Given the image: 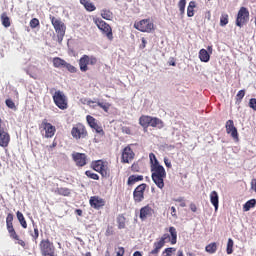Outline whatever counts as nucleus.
Listing matches in <instances>:
<instances>
[{"label":"nucleus","instance_id":"nucleus-33","mask_svg":"<svg viewBox=\"0 0 256 256\" xmlns=\"http://www.w3.org/2000/svg\"><path fill=\"white\" fill-rule=\"evenodd\" d=\"M143 181V175H131L128 178V185H135V183Z\"/></svg>","mask_w":256,"mask_h":256},{"label":"nucleus","instance_id":"nucleus-22","mask_svg":"<svg viewBox=\"0 0 256 256\" xmlns=\"http://www.w3.org/2000/svg\"><path fill=\"white\" fill-rule=\"evenodd\" d=\"M148 127H157L158 129H163L164 127L163 120L157 117L150 116Z\"/></svg>","mask_w":256,"mask_h":256},{"label":"nucleus","instance_id":"nucleus-59","mask_svg":"<svg viewBox=\"0 0 256 256\" xmlns=\"http://www.w3.org/2000/svg\"><path fill=\"white\" fill-rule=\"evenodd\" d=\"M124 133H126L127 135H131V129L129 127H125L123 129Z\"/></svg>","mask_w":256,"mask_h":256},{"label":"nucleus","instance_id":"nucleus-30","mask_svg":"<svg viewBox=\"0 0 256 256\" xmlns=\"http://www.w3.org/2000/svg\"><path fill=\"white\" fill-rule=\"evenodd\" d=\"M3 27H11V19L7 16L6 12H3L0 16Z\"/></svg>","mask_w":256,"mask_h":256},{"label":"nucleus","instance_id":"nucleus-11","mask_svg":"<svg viewBox=\"0 0 256 256\" xmlns=\"http://www.w3.org/2000/svg\"><path fill=\"white\" fill-rule=\"evenodd\" d=\"M39 129L41 130V133L44 131V137L46 139H51L55 137V133H57V128L53 126V124L49 123L47 119H43L42 123L39 126Z\"/></svg>","mask_w":256,"mask_h":256},{"label":"nucleus","instance_id":"nucleus-43","mask_svg":"<svg viewBox=\"0 0 256 256\" xmlns=\"http://www.w3.org/2000/svg\"><path fill=\"white\" fill-rule=\"evenodd\" d=\"M6 106L8 109H12L13 111H17V106H15V102H13L11 99L5 100Z\"/></svg>","mask_w":256,"mask_h":256},{"label":"nucleus","instance_id":"nucleus-41","mask_svg":"<svg viewBox=\"0 0 256 256\" xmlns=\"http://www.w3.org/2000/svg\"><path fill=\"white\" fill-rule=\"evenodd\" d=\"M86 177H89V179H93L94 181H99V176L97 175V173H94L91 170H87L85 172Z\"/></svg>","mask_w":256,"mask_h":256},{"label":"nucleus","instance_id":"nucleus-53","mask_svg":"<svg viewBox=\"0 0 256 256\" xmlns=\"http://www.w3.org/2000/svg\"><path fill=\"white\" fill-rule=\"evenodd\" d=\"M164 163L168 169H171V167H173V165L171 164V161L167 157L164 158Z\"/></svg>","mask_w":256,"mask_h":256},{"label":"nucleus","instance_id":"nucleus-49","mask_svg":"<svg viewBox=\"0 0 256 256\" xmlns=\"http://www.w3.org/2000/svg\"><path fill=\"white\" fill-rule=\"evenodd\" d=\"M131 171H133V173H139V171H140L139 164L133 163L131 166Z\"/></svg>","mask_w":256,"mask_h":256},{"label":"nucleus","instance_id":"nucleus-60","mask_svg":"<svg viewBox=\"0 0 256 256\" xmlns=\"http://www.w3.org/2000/svg\"><path fill=\"white\" fill-rule=\"evenodd\" d=\"M75 213L78 214L79 217H81L83 215V210L81 209H76Z\"/></svg>","mask_w":256,"mask_h":256},{"label":"nucleus","instance_id":"nucleus-44","mask_svg":"<svg viewBox=\"0 0 256 256\" xmlns=\"http://www.w3.org/2000/svg\"><path fill=\"white\" fill-rule=\"evenodd\" d=\"M243 97H245V90L238 91L236 95V103H241V101H243Z\"/></svg>","mask_w":256,"mask_h":256},{"label":"nucleus","instance_id":"nucleus-10","mask_svg":"<svg viewBox=\"0 0 256 256\" xmlns=\"http://www.w3.org/2000/svg\"><path fill=\"white\" fill-rule=\"evenodd\" d=\"M53 101L56 107H58V109H61L62 111H65V109L69 107L67 96H65V93L61 92V90H58L54 93Z\"/></svg>","mask_w":256,"mask_h":256},{"label":"nucleus","instance_id":"nucleus-25","mask_svg":"<svg viewBox=\"0 0 256 256\" xmlns=\"http://www.w3.org/2000/svg\"><path fill=\"white\" fill-rule=\"evenodd\" d=\"M81 5L86 9V11H89L90 13L95 11L97 7H95V4L91 2V0H80Z\"/></svg>","mask_w":256,"mask_h":256},{"label":"nucleus","instance_id":"nucleus-23","mask_svg":"<svg viewBox=\"0 0 256 256\" xmlns=\"http://www.w3.org/2000/svg\"><path fill=\"white\" fill-rule=\"evenodd\" d=\"M210 202L213 205L215 211L219 210V194L217 191H212L210 193Z\"/></svg>","mask_w":256,"mask_h":256},{"label":"nucleus","instance_id":"nucleus-26","mask_svg":"<svg viewBox=\"0 0 256 256\" xmlns=\"http://www.w3.org/2000/svg\"><path fill=\"white\" fill-rule=\"evenodd\" d=\"M199 59L202 63H209L211 55H209V52L206 49H201L199 51Z\"/></svg>","mask_w":256,"mask_h":256},{"label":"nucleus","instance_id":"nucleus-62","mask_svg":"<svg viewBox=\"0 0 256 256\" xmlns=\"http://www.w3.org/2000/svg\"><path fill=\"white\" fill-rule=\"evenodd\" d=\"M177 256H185V255L183 254V250H178Z\"/></svg>","mask_w":256,"mask_h":256},{"label":"nucleus","instance_id":"nucleus-12","mask_svg":"<svg viewBox=\"0 0 256 256\" xmlns=\"http://www.w3.org/2000/svg\"><path fill=\"white\" fill-rule=\"evenodd\" d=\"M249 23V9L241 7L237 13L235 25L236 27H243Z\"/></svg>","mask_w":256,"mask_h":256},{"label":"nucleus","instance_id":"nucleus-39","mask_svg":"<svg viewBox=\"0 0 256 256\" xmlns=\"http://www.w3.org/2000/svg\"><path fill=\"white\" fill-rule=\"evenodd\" d=\"M233 245H235V243L233 242V239L229 238L227 242V248H226L227 255H231L233 253Z\"/></svg>","mask_w":256,"mask_h":256},{"label":"nucleus","instance_id":"nucleus-57","mask_svg":"<svg viewBox=\"0 0 256 256\" xmlns=\"http://www.w3.org/2000/svg\"><path fill=\"white\" fill-rule=\"evenodd\" d=\"M195 7H197V2L195 1H190L189 2V5H188V8H192V9H195Z\"/></svg>","mask_w":256,"mask_h":256},{"label":"nucleus","instance_id":"nucleus-48","mask_svg":"<svg viewBox=\"0 0 256 256\" xmlns=\"http://www.w3.org/2000/svg\"><path fill=\"white\" fill-rule=\"evenodd\" d=\"M249 108L256 111V98H251L249 101Z\"/></svg>","mask_w":256,"mask_h":256},{"label":"nucleus","instance_id":"nucleus-9","mask_svg":"<svg viewBox=\"0 0 256 256\" xmlns=\"http://www.w3.org/2000/svg\"><path fill=\"white\" fill-rule=\"evenodd\" d=\"M93 22L98 27V29L100 31H102V33H105V35H106L107 39H109V41H113V29L111 28V26L109 24H107V22H105L101 18H94Z\"/></svg>","mask_w":256,"mask_h":256},{"label":"nucleus","instance_id":"nucleus-50","mask_svg":"<svg viewBox=\"0 0 256 256\" xmlns=\"http://www.w3.org/2000/svg\"><path fill=\"white\" fill-rule=\"evenodd\" d=\"M195 15V8L187 7V17H193Z\"/></svg>","mask_w":256,"mask_h":256},{"label":"nucleus","instance_id":"nucleus-3","mask_svg":"<svg viewBox=\"0 0 256 256\" xmlns=\"http://www.w3.org/2000/svg\"><path fill=\"white\" fill-rule=\"evenodd\" d=\"M51 24L54 28V31L57 35V41L58 43H63V38L65 37V33L67 31V26L65 23L61 20V18H57L53 15H50L49 17Z\"/></svg>","mask_w":256,"mask_h":256},{"label":"nucleus","instance_id":"nucleus-42","mask_svg":"<svg viewBox=\"0 0 256 256\" xmlns=\"http://www.w3.org/2000/svg\"><path fill=\"white\" fill-rule=\"evenodd\" d=\"M86 121H87L89 127H93L94 125L97 124V120L91 115L86 116Z\"/></svg>","mask_w":256,"mask_h":256},{"label":"nucleus","instance_id":"nucleus-56","mask_svg":"<svg viewBox=\"0 0 256 256\" xmlns=\"http://www.w3.org/2000/svg\"><path fill=\"white\" fill-rule=\"evenodd\" d=\"M190 209L193 213H197V205L195 203L190 204Z\"/></svg>","mask_w":256,"mask_h":256},{"label":"nucleus","instance_id":"nucleus-38","mask_svg":"<svg viewBox=\"0 0 256 256\" xmlns=\"http://www.w3.org/2000/svg\"><path fill=\"white\" fill-rule=\"evenodd\" d=\"M229 23V14L224 13L220 17V26L225 27Z\"/></svg>","mask_w":256,"mask_h":256},{"label":"nucleus","instance_id":"nucleus-40","mask_svg":"<svg viewBox=\"0 0 256 256\" xmlns=\"http://www.w3.org/2000/svg\"><path fill=\"white\" fill-rule=\"evenodd\" d=\"M187 5V0H180L178 2V7L180 11V15H185V7Z\"/></svg>","mask_w":256,"mask_h":256},{"label":"nucleus","instance_id":"nucleus-54","mask_svg":"<svg viewBox=\"0 0 256 256\" xmlns=\"http://www.w3.org/2000/svg\"><path fill=\"white\" fill-rule=\"evenodd\" d=\"M170 211H171L172 217H174L175 219H177V209H175V207L172 206V207L170 208Z\"/></svg>","mask_w":256,"mask_h":256},{"label":"nucleus","instance_id":"nucleus-36","mask_svg":"<svg viewBox=\"0 0 256 256\" xmlns=\"http://www.w3.org/2000/svg\"><path fill=\"white\" fill-rule=\"evenodd\" d=\"M56 192L63 197H69V195H71V190L69 188H57Z\"/></svg>","mask_w":256,"mask_h":256},{"label":"nucleus","instance_id":"nucleus-17","mask_svg":"<svg viewBox=\"0 0 256 256\" xmlns=\"http://www.w3.org/2000/svg\"><path fill=\"white\" fill-rule=\"evenodd\" d=\"M226 133L234 139L236 143L239 141V132L237 131V128L235 127V123L233 120H228L226 122Z\"/></svg>","mask_w":256,"mask_h":256},{"label":"nucleus","instance_id":"nucleus-52","mask_svg":"<svg viewBox=\"0 0 256 256\" xmlns=\"http://www.w3.org/2000/svg\"><path fill=\"white\" fill-rule=\"evenodd\" d=\"M55 147H57V141H53L52 145L50 146H46V149H48L49 152L53 151V149H55Z\"/></svg>","mask_w":256,"mask_h":256},{"label":"nucleus","instance_id":"nucleus-45","mask_svg":"<svg viewBox=\"0 0 256 256\" xmlns=\"http://www.w3.org/2000/svg\"><path fill=\"white\" fill-rule=\"evenodd\" d=\"M64 69H67V71H69V73H75L77 71V68L69 63H65L64 64Z\"/></svg>","mask_w":256,"mask_h":256},{"label":"nucleus","instance_id":"nucleus-24","mask_svg":"<svg viewBox=\"0 0 256 256\" xmlns=\"http://www.w3.org/2000/svg\"><path fill=\"white\" fill-rule=\"evenodd\" d=\"M66 62L67 61L60 57H54L52 59L53 67H55V69H64Z\"/></svg>","mask_w":256,"mask_h":256},{"label":"nucleus","instance_id":"nucleus-2","mask_svg":"<svg viewBox=\"0 0 256 256\" xmlns=\"http://www.w3.org/2000/svg\"><path fill=\"white\" fill-rule=\"evenodd\" d=\"M151 173H152V181L155 183L156 187L158 189H163L165 187V177H167V172L165 171V168L159 164L158 166H152L151 167Z\"/></svg>","mask_w":256,"mask_h":256},{"label":"nucleus","instance_id":"nucleus-29","mask_svg":"<svg viewBox=\"0 0 256 256\" xmlns=\"http://www.w3.org/2000/svg\"><path fill=\"white\" fill-rule=\"evenodd\" d=\"M116 222L118 225V229H125L126 223H127V218H125V215L119 214L116 218Z\"/></svg>","mask_w":256,"mask_h":256},{"label":"nucleus","instance_id":"nucleus-55","mask_svg":"<svg viewBox=\"0 0 256 256\" xmlns=\"http://www.w3.org/2000/svg\"><path fill=\"white\" fill-rule=\"evenodd\" d=\"M141 41L142 44L140 45V49H145L147 47V40L145 39V37H143Z\"/></svg>","mask_w":256,"mask_h":256},{"label":"nucleus","instance_id":"nucleus-16","mask_svg":"<svg viewBox=\"0 0 256 256\" xmlns=\"http://www.w3.org/2000/svg\"><path fill=\"white\" fill-rule=\"evenodd\" d=\"M147 189V184L142 183L138 185L133 191V199L135 203H141L145 199V190Z\"/></svg>","mask_w":256,"mask_h":256},{"label":"nucleus","instance_id":"nucleus-27","mask_svg":"<svg viewBox=\"0 0 256 256\" xmlns=\"http://www.w3.org/2000/svg\"><path fill=\"white\" fill-rule=\"evenodd\" d=\"M151 119V116L149 115H142L139 118V125H141V127H143V129H149V121Z\"/></svg>","mask_w":256,"mask_h":256},{"label":"nucleus","instance_id":"nucleus-46","mask_svg":"<svg viewBox=\"0 0 256 256\" xmlns=\"http://www.w3.org/2000/svg\"><path fill=\"white\" fill-rule=\"evenodd\" d=\"M30 27H31V29H36V27H39V19L33 18L30 21Z\"/></svg>","mask_w":256,"mask_h":256},{"label":"nucleus","instance_id":"nucleus-5","mask_svg":"<svg viewBox=\"0 0 256 256\" xmlns=\"http://www.w3.org/2000/svg\"><path fill=\"white\" fill-rule=\"evenodd\" d=\"M97 61V57L93 55L84 54L78 61L80 71L82 73H87V71H89V65L93 67L97 64Z\"/></svg>","mask_w":256,"mask_h":256},{"label":"nucleus","instance_id":"nucleus-64","mask_svg":"<svg viewBox=\"0 0 256 256\" xmlns=\"http://www.w3.org/2000/svg\"><path fill=\"white\" fill-rule=\"evenodd\" d=\"M84 256H91V252H87Z\"/></svg>","mask_w":256,"mask_h":256},{"label":"nucleus","instance_id":"nucleus-47","mask_svg":"<svg viewBox=\"0 0 256 256\" xmlns=\"http://www.w3.org/2000/svg\"><path fill=\"white\" fill-rule=\"evenodd\" d=\"M91 129H95L96 133H100L103 135L105 132L103 131V127L99 126V124H95Z\"/></svg>","mask_w":256,"mask_h":256},{"label":"nucleus","instance_id":"nucleus-20","mask_svg":"<svg viewBox=\"0 0 256 256\" xmlns=\"http://www.w3.org/2000/svg\"><path fill=\"white\" fill-rule=\"evenodd\" d=\"M90 207L92 209H102V207H105V199L99 197V196H91L89 199Z\"/></svg>","mask_w":256,"mask_h":256},{"label":"nucleus","instance_id":"nucleus-31","mask_svg":"<svg viewBox=\"0 0 256 256\" xmlns=\"http://www.w3.org/2000/svg\"><path fill=\"white\" fill-rule=\"evenodd\" d=\"M217 247V242H212L205 247V251L206 253L213 255L214 253H217Z\"/></svg>","mask_w":256,"mask_h":256},{"label":"nucleus","instance_id":"nucleus-35","mask_svg":"<svg viewBox=\"0 0 256 256\" xmlns=\"http://www.w3.org/2000/svg\"><path fill=\"white\" fill-rule=\"evenodd\" d=\"M34 231H29L30 236L32 237V241H35L37 243V239H39V228L37 225L33 224Z\"/></svg>","mask_w":256,"mask_h":256},{"label":"nucleus","instance_id":"nucleus-21","mask_svg":"<svg viewBox=\"0 0 256 256\" xmlns=\"http://www.w3.org/2000/svg\"><path fill=\"white\" fill-rule=\"evenodd\" d=\"M153 208L151 206L146 205L140 209V219L141 221H145L147 217H151L153 215Z\"/></svg>","mask_w":256,"mask_h":256},{"label":"nucleus","instance_id":"nucleus-18","mask_svg":"<svg viewBox=\"0 0 256 256\" xmlns=\"http://www.w3.org/2000/svg\"><path fill=\"white\" fill-rule=\"evenodd\" d=\"M72 160L74 161L76 167H85V165H87V154L73 152Z\"/></svg>","mask_w":256,"mask_h":256},{"label":"nucleus","instance_id":"nucleus-58","mask_svg":"<svg viewBox=\"0 0 256 256\" xmlns=\"http://www.w3.org/2000/svg\"><path fill=\"white\" fill-rule=\"evenodd\" d=\"M251 189L253 191H255V193H256V179H252V181H251Z\"/></svg>","mask_w":256,"mask_h":256},{"label":"nucleus","instance_id":"nucleus-13","mask_svg":"<svg viewBox=\"0 0 256 256\" xmlns=\"http://www.w3.org/2000/svg\"><path fill=\"white\" fill-rule=\"evenodd\" d=\"M155 25L151 22L150 19H143L139 22L134 23V29L137 31H141V33H151L153 31Z\"/></svg>","mask_w":256,"mask_h":256},{"label":"nucleus","instance_id":"nucleus-7","mask_svg":"<svg viewBox=\"0 0 256 256\" xmlns=\"http://www.w3.org/2000/svg\"><path fill=\"white\" fill-rule=\"evenodd\" d=\"M92 168L97 173H100L102 177H109L111 175V170H109V163L103 160H96L92 162Z\"/></svg>","mask_w":256,"mask_h":256},{"label":"nucleus","instance_id":"nucleus-51","mask_svg":"<svg viewBox=\"0 0 256 256\" xmlns=\"http://www.w3.org/2000/svg\"><path fill=\"white\" fill-rule=\"evenodd\" d=\"M125 255V248L120 246L118 247L117 256H124Z\"/></svg>","mask_w":256,"mask_h":256},{"label":"nucleus","instance_id":"nucleus-37","mask_svg":"<svg viewBox=\"0 0 256 256\" xmlns=\"http://www.w3.org/2000/svg\"><path fill=\"white\" fill-rule=\"evenodd\" d=\"M149 159H150L151 167H157L158 165H160L159 160H157V156H155V154L150 153Z\"/></svg>","mask_w":256,"mask_h":256},{"label":"nucleus","instance_id":"nucleus-1","mask_svg":"<svg viewBox=\"0 0 256 256\" xmlns=\"http://www.w3.org/2000/svg\"><path fill=\"white\" fill-rule=\"evenodd\" d=\"M169 234H163L159 241L154 242L153 247L154 249L151 250L148 256H159L161 249L165 247V243H171V245H177V229L173 226L169 227Z\"/></svg>","mask_w":256,"mask_h":256},{"label":"nucleus","instance_id":"nucleus-4","mask_svg":"<svg viewBox=\"0 0 256 256\" xmlns=\"http://www.w3.org/2000/svg\"><path fill=\"white\" fill-rule=\"evenodd\" d=\"M13 219L14 216L13 214L9 213L6 217V227H7V231L9 233V236L14 240L17 241V244L20 245V247H23V249H25V247H27V243H25L24 240L19 238V234H17V231H15V228L13 227Z\"/></svg>","mask_w":256,"mask_h":256},{"label":"nucleus","instance_id":"nucleus-34","mask_svg":"<svg viewBox=\"0 0 256 256\" xmlns=\"http://www.w3.org/2000/svg\"><path fill=\"white\" fill-rule=\"evenodd\" d=\"M255 205H256V200L255 199L248 200L243 205V211H251V209H253V207H255Z\"/></svg>","mask_w":256,"mask_h":256},{"label":"nucleus","instance_id":"nucleus-6","mask_svg":"<svg viewBox=\"0 0 256 256\" xmlns=\"http://www.w3.org/2000/svg\"><path fill=\"white\" fill-rule=\"evenodd\" d=\"M71 135L73 139L79 141V139H87L89 132H87V127L83 123H77L72 127Z\"/></svg>","mask_w":256,"mask_h":256},{"label":"nucleus","instance_id":"nucleus-8","mask_svg":"<svg viewBox=\"0 0 256 256\" xmlns=\"http://www.w3.org/2000/svg\"><path fill=\"white\" fill-rule=\"evenodd\" d=\"M39 249L42 256H51V255H57L55 254V245L49 238L42 239L39 243Z\"/></svg>","mask_w":256,"mask_h":256},{"label":"nucleus","instance_id":"nucleus-28","mask_svg":"<svg viewBox=\"0 0 256 256\" xmlns=\"http://www.w3.org/2000/svg\"><path fill=\"white\" fill-rule=\"evenodd\" d=\"M100 15L106 21H113L114 14L109 9H102Z\"/></svg>","mask_w":256,"mask_h":256},{"label":"nucleus","instance_id":"nucleus-19","mask_svg":"<svg viewBox=\"0 0 256 256\" xmlns=\"http://www.w3.org/2000/svg\"><path fill=\"white\" fill-rule=\"evenodd\" d=\"M133 159H135V152H133L131 146H126L122 150L121 163H129L130 161H133Z\"/></svg>","mask_w":256,"mask_h":256},{"label":"nucleus","instance_id":"nucleus-14","mask_svg":"<svg viewBox=\"0 0 256 256\" xmlns=\"http://www.w3.org/2000/svg\"><path fill=\"white\" fill-rule=\"evenodd\" d=\"M83 105H88V107H91L92 109H96V107H100V109H103V111H105V113H109V109H111V104L106 102V103H103V102H96L97 104L95 105V101L91 100V99H87V98H84L81 100Z\"/></svg>","mask_w":256,"mask_h":256},{"label":"nucleus","instance_id":"nucleus-61","mask_svg":"<svg viewBox=\"0 0 256 256\" xmlns=\"http://www.w3.org/2000/svg\"><path fill=\"white\" fill-rule=\"evenodd\" d=\"M133 256H143V253L136 251L134 252Z\"/></svg>","mask_w":256,"mask_h":256},{"label":"nucleus","instance_id":"nucleus-32","mask_svg":"<svg viewBox=\"0 0 256 256\" xmlns=\"http://www.w3.org/2000/svg\"><path fill=\"white\" fill-rule=\"evenodd\" d=\"M16 217L23 229H27V220H25V216H23V213L21 211H17Z\"/></svg>","mask_w":256,"mask_h":256},{"label":"nucleus","instance_id":"nucleus-63","mask_svg":"<svg viewBox=\"0 0 256 256\" xmlns=\"http://www.w3.org/2000/svg\"><path fill=\"white\" fill-rule=\"evenodd\" d=\"M106 235H113V232L111 231V229L108 228V229L106 230Z\"/></svg>","mask_w":256,"mask_h":256},{"label":"nucleus","instance_id":"nucleus-15","mask_svg":"<svg viewBox=\"0 0 256 256\" xmlns=\"http://www.w3.org/2000/svg\"><path fill=\"white\" fill-rule=\"evenodd\" d=\"M3 119L0 118V147H9V143H11V135L9 132L5 130L3 127Z\"/></svg>","mask_w":256,"mask_h":256}]
</instances>
